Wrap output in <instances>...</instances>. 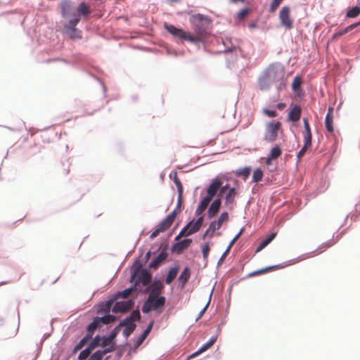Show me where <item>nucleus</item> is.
I'll use <instances>...</instances> for the list:
<instances>
[{
	"instance_id": "4c0bfd02",
	"label": "nucleus",
	"mask_w": 360,
	"mask_h": 360,
	"mask_svg": "<svg viewBox=\"0 0 360 360\" xmlns=\"http://www.w3.org/2000/svg\"><path fill=\"white\" fill-rule=\"evenodd\" d=\"M282 151L279 146L274 147L270 152L269 156L274 159H276L281 155Z\"/></svg>"
},
{
	"instance_id": "603ef678",
	"label": "nucleus",
	"mask_w": 360,
	"mask_h": 360,
	"mask_svg": "<svg viewBox=\"0 0 360 360\" xmlns=\"http://www.w3.org/2000/svg\"><path fill=\"white\" fill-rule=\"evenodd\" d=\"M303 122H304L305 133H309V134L311 133L308 120L307 118H304Z\"/></svg>"
},
{
	"instance_id": "69168bd1",
	"label": "nucleus",
	"mask_w": 360,
	"mask_h": 360,
	"mask_svg": "<svg viewBox=\"0 0 360 360\" xmlns=\"http://www.w3.org/2000/svg\"><path fill=\"white\" fill-rule=\"evenodd\" d=\"M273 159H274V158H271V156H269H269L266 158V161H265L266 164L267 165H270V164L271 163V160H272Z\"/></svg>"
},
{
	"instance_id": "a18cd8bd",
	"label": "nucleus",
	"mask_w": 360,
	"mask_h": 360,
	"mask_svg": "<svg viewBox=\"0 0 360 360\" xmlns=\"http://www.w3.org/2000/svg\"><path fill=\"white\" fill-rule=\"evenodd\" d=\"M283 1V0H272L269 7V12L274 13Z\"/></svg>"
},
{
	"instance_id": "09e8293b",
	"label": "nucleus",
	"mask_w": 360,
	"mask_h": 360,
	"mask_svg": "<svg viewBox=\"0 0 360 360\" xmlns=\"http://www.w3.org/2000/svg\"><path fill=\"white\" fill-rule=\"evenodd\" d=\"M347 33V31H346V28L343 29V30H338L337 32H335L333 36H332V40H334L335 39H337L338 37H341L342 35H344L345 34Z\"/></svg>"
},
{
	"instance_id": "4d7b16f0",
	"label": "nucleus",
	"mask_w": 360,
	"mask_h": 360,
	"mask_svg": "<svg viewBox=\"0 0 360 360\" xmlns=\"http://www.w3.org/2000/svg\"><path fill=\"white\" fill-rule=\"evenodd\" d=\"M146 338V337L141 334L136 342V346L139 347L141 345Z\"/></svg>"
},
{
	"instance_id": "8fccbe9b",
	"label": "nucleus",
	"mask_w": 360,
	"mask_h": 360,
	"mask_svg": "<svg viewBox=\"0 0 360 360\" xmlns=\"http://www.w3.org/2000/svg\"><path fill=\"white\" fill-rule=\"evenodd\" d=\"M90 351L89 349H84L80 352L79 354V359L80 360H86V359L89 356Z\"/></svg>"
},
{
	"instance_id": "a878e982",
	"label": "nucleus",
	"mask_w": 360,
	"mask_h": 360,
	"mask_svg": "<svg viewBox=\"0 0 360 360\" xmlns=\"http://www.w3.org/2000/svg\"><path fill=\"white\" fill-rule=\"evenodd\" d=\"M112 352V348L99 349L95 352L88 360H102L103 356L110 352Z\"/></svg>"
},
{
	"instance_id": "58836bf2",
	"label": "nucleus",
	"mask_w": 360,
	"mask_h": 360,
	"mask_svg": "<svg viewBox=\"0 0 360 360\" xmlns=\"http://www.w3.org/2000/svg\"><path fill=\"white\" fill-rule=\"evenodd\" d=\"M276 266H269V267H266V268H264V269H259V270H257V271H255L250 274H249V276H257V275H259V274H264L270 270H273L274 269H276Z\"/></svg>"
},
{
	"instance_id": "7c9ffc66",
	"label": "nucleus",
	"mask_w": 360,
	"mask_h": 360,
	"mask_svg": "<svg viewBox=\"0 0 360 360\" xmlns=\"http://www.w3.org/2000/svg\"><path fill=\"white\" fill-rule=\"evenodd\" d=\"M191 276V271L188 267H186L179 276V281L181 282L182 286H184L188 281Z\"/></svg>"
},
{
	"instance_id": "2eb2a0df",
	"label": "nucleus",
	"mask_w": 360,
	"mask_h": 360,
	"mask_svg": "<svg viewBox=\"0 0 360 360\" xmlns=\"http://www.w3.org/2000/svg\"><path fill=\"white\" fill-rule=\"evenodd\" d=\"M221 187V181L219 179H217L214 180L207 190L206 198L212 200L214 196L216 195L217 191Z\"/></svg>"
},
{
	"instance_id": "3c124183",
	"label": "nucleus",
	"mask_w": 360,
	"mask_h": 360,
	"mask_svg": "<svg viewBox=\"0 0 360 360\" xmlns=\"http://www.w3.org/2000/svg\"><path fill=\"white\" fill-rule=\"evenodd\" d=\"M264 113L269 117H275L277 116V112L276 110L265 109L264 110Z\"/></svg>"
},
{
	"instance_id": "bf43d9fd",
	"label": "nucleus",
	"mask_w": 360,
	"mask_h": 360,
	"mask_svg": "<svg viewBox=\"0 0 360 360\" xmlns=\"http://www.w3.org/2000/svg\"><path fill=\"white\" fill-rule=\"evenodd\" d=\"M333 245V243L332 242H328V243L323 244L322 245V248H323V250H321V252L324 251V250L331 247Z\"/></svg>"
},
{
	"instance_id": "de8ad7c7",
	"label": "nucleus",
	"mask_w": 360,
	"mask_h": 360,
	"mask_svg": "<svg viewBox=\"0 0 360 360\" xmlns=\"http://www.w3.org/2000/svg\"><path fill=\"white\" fill-rule=\"evenodd\" d=\"M249 13H250V10L248 8H244L238 13L237 18L238 20H243L245 18L247 17V15L249 14Z\"/></svg>"
},
{
	"instance_id": "774afa93",
	"label": "nucleus",
	"mask_w": 360,
	"mask_h": 360,
	"mask_svg": "<svg viewBox=\"0 0 360 360\" xmlns=\"http://www.w3.org/2000/svg\"><path fill=\"white\" fill-rule=\"evenodd\" d=\"M153 323L151 322L149 326L147 327V328L149 330H151V328L153 327Z\"/></svg>"
},
{
	"instance_id": "423d86ee",
	"label": "nucleus",
	"mask_w": 360,
	"mask_h": 360,
	"mask_svg": "<svg viewBox=\"0 0 360 360\" xmlns=\"http://www.w3.org/2000/svg\"><path fill=\"white\" fill-rule=\"evenodd\" d=\"M176 217V212L175 210L172 211L167 217L162 221L156 228V229L150 234V238L154 239L160 233L166 231L173 224Z\"/></svg>"
},
{
	"instance_id": "0e129e2a",
	"label": "nucleus",
	"mask_w": 360,
	"mask_h": 360,
	"mask_svg": "<svg viewBox=\"0 0 360 360\" xmlns=\"http://www.w3.org/2000/svg\"><path fill=\"white\" fill-rule=\"evenodd\" d=\"M182 198H183V193H181V195L179 194V193H178V205H181Z\"/></svg>"
},
{
	"instance_id": "864d4df0",
	"label": "nucleus",
	"mask_w": 360,
	"mask_h": 360,
	"mask_svg": "<svg viewBox=\"0 0 360 360\" xmlns=\"http://www.w3.org/2000/svg\"><path fill=\"white\" fill-rule=\"evenodd\" d=\"M120 327L117 326L112 332L110 334V335L108 336L109 337V339L112 340L116 338L117 335V333H118V328Z\"/></svg>"
},
{
	"instance_id": "473e14b6",
	"label": "nucleus",
	"mask_w": 360,
	"mask_h": 360,
	"mask_svg": "<svg viewBox=\"0 0 360 360\" xmlns=\"http://www.w3.org/2000/svg\"><path fill=\"white\" fill-rule=\"evenodd\" d=\"M360 14V0L358 1V6L349 9L347 13V17L356 18Z\"/></svg>"
},
{
	"instance_id": "1a4fd4ad",
	"label": "nucleus",
	"mask_w": 360,
	"mask_h": 360,
	"mask_svg": "<svg viewBox=\"0 0 360 360\" xmlns=\"http://www.w3.org/2000/svg\"><path fill=\"white\" fill-rule=\"evenodd\" d=\"M279 20L281 24L286 29H291L293 27V20L290 18V8L288 6H283L281 9Z\"/></svg>"
},
{
	"instance_id": "6e6d98bb",
	"label": "nucleus",
	"mask_w": 360,
	"mask_h": 360,
	"mask_svg": "<svg viewBox=\"0 0 360 360\" xmlns=\"http://www.w3.org/2000/svg\"><path fill=\"white\" fill-rule=\"evenodd\" d=\"M359 25H360V22L352 24V25L347 26V27H345L346 31H347V32H349L352 31L353 29L356 28Z\"/></svg>"
},
{
	"instance_id": "4468645a",
	"label": "nucleus",
	"mask_w": 360,
	"mask_h": 360,
	"mask_svg": "<svg viewBox=\"0 0 360 360\" xmlns=\"http://www.w3.org/2000/svg\"><path fill=\"white\" fill-rule=\"evenodd\" d=\"M133 304L134 302L131 300L117 302L112 307V311L126 312L132 307Z\"/></svg>"
},
{
	"instance_id": "f704fd0d",
	"label": "nucleus",
	"mask_w": 360,
	"mask_h": 360,
	"mask_svg": "<svg viewBox=\"0 0 360 360\" xmlns=\"http://www.w3.org/2000/svg\"><path fill=\"white\" fill-rule=\"evenodd\" d=\"M101 321L99 318H96L87 327V330L89 333L94 332L99 326Z\"/></svg>"
},
{
	"instance_id": "ea45409f",
	"label": "nucleus",
	"mask_w": 360,
	"mask_h": 360,
	"mask_svg": "<svg viewBox=\"0 0 360 360\" xmlns=\"http://www.w3.org/2000/svg\"><path fill=\"white\" fill-rule=\"evenodd\" d=\"M311 139L312 135L311 133H304V148H310L311 146Z\"/></svg>"
},
{
	"instance_id": "412c9836",
	"label": "nucleus",
	"mask_w": 360,
	"mask_h": 360,
	"mask_svg": "<svg viewBox=\"0 0 360 360\" xmlns=\"http://www.w3.org/2000/svg\"><path fill=\"white\" fill-rule=\"evenodd\" d=\"M221 199L217 198L214 200L209 207L207 215L209 218H212L219 212L221 207Z\"/></svg>"
},
{
	"instance_id": "e433bc0d",
	"label": "nucleus",
	"mask_w": 360,
	"mask_h": 360,
	"mask_svg": "<svg viewBox=\"0 0 360 360\" xmlns=\"http://www.w3.org/2000/svg\"><path fill=\"white\" fill-rule=\"evenodd\" d=\"M173 181L176 186L178 193H179V194L181 195V193H183L184 190L182 184L180 179L178 178L177 172L174 173Z\"/></svg>"
},
{
	"instance_id": "9d476101",
	"label": "nucleus",
	"mask_w": 360,
	"mask_h": 360,
	"mask_svg": "<svg viewBox=\"0 0 360 360\" xmlns=\"http://www.w3.org/2000/svg\"><path fill=\"white\" fill-rule=\"evenodd\" d=\"M223 194L225 195V204L229 205L233 203L237 192L234 188H229V184H226L220 188L219 195Z\"/></svg>"
},
{
	"instance_id": "c9c22d12",
	"label": "nucleus",
	"mask_w": 360,
	"mask_h": 360,
	"mask_svg": "<svg viewBox=\"0 0 360 360\" xmlns=\"http://www.w3.org/2000/svg\"><path fill=\"white\" fill-rule=\"evenodd\" d=\"M251 169L250 167H245L240 169L237 171L236 174L238 176H243L245 179H246L250 174Z\"/></svg>"
},
{
	"instance_id": "a211bd4d",
	"label": "nucleus",
	"mask_w": 360,
	"mask_h": 360,
	"mask_svg": "<svg viewBox=\"0 0 360 360\" xmlns=\"http://www.w3.org/2000/svg\"><path fill=\"white\" fill-rule=\"evenodd\" d=\"M192 243L191 239H184L181 241L176 243L172 246V251L178 254H181L184 250L188 248Z\"/></svg>"
},
{
	"instance_id": "79ce46f5",
	"label": "nucleus",
	"mask_w": 360,
	"mask_h": 360,
	"mask_svg": "<svg viewBox=\"0 0 360 360\" xmlns=\"http://www.w3.org/2000/svg\"><path fill=\"white\" fill-rule=\"evenodd\" d=\"M141 318V314L139 310H134L131 314L130 316L125 318L124 319H129V321H132L134 323L135 321L139 320Z\"/></svg>"
},
{
	"instance_id": "20e7f679",
	"label": "nucleus",
	"mask_w": 360,
	"mask_h": 360,
	"mask_svg": "<svg viewBox=\"0 0 360 360\" xmlns=\"http://www.w3.org/2000/svg\"><path fill=\"white\" fill-rule=\"evenodd\" d=\"M229 220V214L226 212H222L217 220L213 221L210 223L208 229L204 233L202 239L206 237L212 238L217 230H219L224 222Z\"/></svg>"
},
{
	"instance_id": "0eeeda50",
	"label": "nucleus",
	"mask_w": 360,
	"mask_h": 360,
	"mask_svg": "<svg viewBox=\"0 0 360 360\" xmlns=\"http://www.w3.org/2000/svg\"><path fill=\"white\" fill-rule=\"evenodd\" d=\"M176 217V212L175 210L172 211L167 217L162 221L156 228V229L150 234V238L154 239L160 233L166 231L173 224Z\"/></svg>"
},
{
	"instance_id": "39448f33",
	"label": "nucleus",
	"mask_w": 360,
	"mask_h": 360,
	"mask_svg": "<svg viewBox=\"0 0 360 360\" xmlns=\"http://www.w3.org/2000/svg\"><path fill=\"white\" fill-rule=\"evenodd\" d=\"M165 304V297H148L142 307L143 313H148L153 310H157L164 307Z\"/></svg>"
},
{
	"instance_id": "c03bdc74",
	"label": "nucleus",
	"mask_w": 360,
	"mask_h": 360,
	"mask_svg": "<svg viewBox=\"0 0 360 360\" xmlns=\"http://www.w3.org/2000/svg\"><path fill=\"white\" fill-rule=\"evenodd\" d=\"M201 250H202L204 259L207 260L208 255H209L210 250V244L208 243H207L202 245Z\"/></svg>"
},
{
	"instance_id": "b1692460",
	"label": "nucleus",
	"mask_w": 360,
	"mask_h": 360,
	"mask_svg": "<svg viewBox=\"0 0 360 360\" xmlns=\"http://www.w3.org/2000/svg\"><path fill=\"white\" fill-rule=\"evenodd\" d=\"M333 109L332 108H329L328 110V113L325 118V126L326 129L332 133L333 132Z\"/></svg>"
},
{
	"instance_id": "f03ea898",
	"label": "nucleus",
	"mask_w": 360,
	"mask_h": 360,
	"mask_svg": "<svg viewBox=\"0 0 360 360\" xmlns=\"http://www.w3.org/2000/svg\"><path fill=\"white\" fill-rule=\"evenodd\" d=\"M269 79L273 84L276 85L278 91H281L286 86V79L285 77V70L282 66L272 65L266 71Z\"/></svg>"
},
{
	"instance_id": "9b49d317",
	"label": "nucleus",
	"mask_w": 360,
	"mask_h": 360,
	"mask_svg": "<svg viewBox=\"0 0 360 360\" xmlns=\"http://www.w3.org/2000/svg\"><path fill=\"white\" fill-rule=\"evenodd\" d=\"M193 28L196 33L195 36H198L201 39V36L205 33V29L202 26V21L204 16L200 14H198L193 16Z\"/></svg>"
},
{
	"instance_id": "bb28decb",
	"label": "nucleus",
	"mask_w": 360,
	"mask_h": 360,
	"mask_svg": "<svg viewBox=\"0 0 360 360\" xmlns=\"http://www.w3.org/2000/svg\"><path fill=\"white\" fill-rule=\"evenodd\" d=\"M132 290V288H127L124 290L123 291L117 292V294L115 296V298L108 302V307H110L114 301L118 298H127L131 295Z\"/></svg>"
},
{
	"instance_id": "72a5a7b5",
	"label": "nucleus",
	"mask_w": 360,
	"mask_h": 360,
	"mask_svg": "<svg viewBox=\"0 0 360 360\" xmlns=\"http://www.w3.org/2000/svg\"><path fill=\"white\" fill-rule=\"evenodd\" d=\"M263 176L262 170L260 168H257L253 172L252 181L255 183H258L262 180Z\"/></svg>"
},
{
	"instance_id": "c85d7f7f",
	"label": "nucleus",
	"mask_w": 360,
	"mask_h": 360,
	"mask_svg": "<svg viewBox=\"0 0 360 360\" xmlns=\"http://www.w3.org/2000/svg\"><path fill=\"white\" fill-rule=\"evenodd\" d=\"M179 271V268L178 266L172 268L169 271L168 274L165 278V283L167 284H170L172 282V281L176 277Z\"/></svg>"
},
{
	"instance_id": "2f4dec72",
	"label": "nucleus",
	"mask_w": 360,
	"mask_h": 360,
	"mask_svg": "<svg viewBox=\"0 0 360 360\" xmlns=\"http://www.w3.org/2000/svg\"><path fill=\"white\" fill-rule=\"evenodd\" d=\"M211 200L209 198L205 197L200 202V205H198L197 210H196V214H200L202 213L206 208L207 207L208 205L210 204Z\"/></svg>"
},
{
	"instance_id": "ddd939ff",
	"label": "nucleus",
	"mask_w": 360,
	"mask_h": 360,
	"mask_svg": "<svg viewBox=\"0 0 360 360\" xmlns=\"http://www.w3.org/2000/svg\"><path fill=\"white\" fill-rule=\"evenodd\" d=\"M91 13L90 7L84 2L81 3L79 6L77 8L76 11H73L72 8V11L70 13V18H75V15H79L80 18V15L84 17H87Z\"/></svg>"
},
{
	"instance_id": "393cba45",
	"label": "nucleus",
	"mask_w": 360,
	"mask_h": 360,
	"mask_svg": "<svg viewBox=\"0 0 360 360\" xmlns=\"http://www.w3.org/2000/svg\"><path fill=\"white\" fill-rule=\"evenodd\" d=\"M272 84L273 83L269 79L266 72H265V73L259 79V86L260 89L267 90Z\"/></svg>"
},
{
	"instance_id": "6ab92c4d",
	"label": "nucleus",
	"mask_w": 360,
	"mask_h": 360,
	"mask_svg": "<svg viewBox=\"0 0 360 360\" xmlns=\"http://www.w3.org/2000/svg\"><path fill=\"white\" fill-rule=\"evenodd\" d=\"M163 288L164 285L160 281H154L150 285V292L148 297H160V295Z\"/></svg>"
},
{
	"instance_id": "49530a36",
	"label": "nucleus",
	"mask_w": 360,
	"mask_h": 360,
	"mask_svg": "<svg viewBox=\"0 0 360 360\" xmlns=\"http://www.w3.org/2000/svg\"><path fill=\"white\" fill-rule=\"evenodd\" d=\"M189 233V226H186L179 233V234L176 237V240H178L179 238L183 236H188L191 235L192 233Z\"/></svg>"
},
{
	"instance_id": "c756f323",
	"label": "nucleus",
	"mask_w": 360,
	"mask_h": 360,
	"mask_svg": "<svg viewBox=\"0 0 360 360\" xmlns=\"http://www.w3.org/2000/svg\"><path fill=\"white\" fill-rule=\"evenodd\" d=\"M276 233H273L270 234L266 238H265L264 240H262L260 244L258 245L256 250V252H258L261 251L262 249H264L266 246H267L276 237Z\"/></svg>"
},
{
	"instance_id": "f257e3e1",
	"label": "nucleus",
	"mask_w": 360,
	"mask_h": 360,
	"mask_svg": "<svg viewBox=\"0 0 360 360\" xmlns=\"http://www.w3.org/2000/svg\"><path fill=\"white\" fill-rule=\"evenodd\" d=\"M72 11V4L70 1H65L61 4V15L68 20V22L63 26V33L71 39L82 38V32L75 27L79 23L80 19L79 15H75V18H70Z\"/></svg>"
},
{
	"instance_id": "338daca9",
	"label": "nucleus",
	"mask_w": 360,
	"mask_h": 360,
	"mask_svg": "<svg viewBox=\"0 0 360 360\" xmlns=\"http://www.w3.org/2000/svg\"><path fill=\"white\" fill-rule=\"evenodd\" d=\"M150 332V330H149L148 328H146V329L143 331V333H142V335H143L144 336L147 337Z\"/></svg>"
},
{
	"instance_id": "dca6fc26",
	"label": "nucleus",
	"mask_w": 360,
	"mask_h": 360,
	"mask_svg": "<svg viewBox=\"0 0 360 360\" xmlns=\"http://www.w3.org/2000/svg\"><path fill=\"white\" fill-rule=\"evenodd\" d=\"M302 114V109L300 106L297 105H292V108L288 115V120L297 122L300 120Z\"/></svg>"
},
{
	"instance_id": "e2e57ef3",
	"label": "nucleus",
	"mask_w": 360,
	"mask_h": 360,
	"mask_svg": "<svg viewBox=\"0 0 360 360\" xmlns=\"http://www.w3.org/2000/svg\"><path fill=\"white\" fill-rule=\"evenodd\" d=\"M209 303H210V302H208L207 305L200 311V314H199V318H200L203 315V314L205 312V311L207 310V308L209 305Z\"/></svg>"
},
{
	"instance_id": "4be33fe9",
	"label": "nucleus",
	"mask_w": 360,
	"mask_h": 360,
	"mask_svg": "<svg viewBox=\"0 0 360 360\" xmlns=\"http://www.w3.org/2000/svg\"><path fill=\"white\" fill-rule=\"evenodd\" d=\"M168 255L165 251H162L149 264L150 269H157L161 262L165 261Z\"/></svg>"
},
{
	"instance_id": "cd10ccee",
	"label": "nucleus",
	"mask_w": 360,
	"mask_h": 360,
	"mask_svg": "<svg viewBox=\"0 0 360 360\" xmlns=\"http://www.w3.org/2000/svg\"><path fill=\"white\" fill-rule=\"evenodd\" d=\"M151 280V276L150 274L146 271L143 270L139 276L138 280L136 281V283L139 282L143 284V285L146 286L148 285Z\"/></svg>"
},
{
	"instance_id": "f3484780",
	"label": "nucleus",
	"mask_w": 360,
	"mask_h": 360,
	"mask_svg": "<svg viewBox=\"0 0 360 360\" xmlns=\"http://www.w3.org/2000/svg\"><path fill=\"white\" fill-rule=\"evenodd\" d=\"M122 326H125V329L123 330V335L126 338H128L135 330L136 325L134 323H132V321H129V319H124L118 326V327Z\"/></svg>"
},
{
	"instance_id": "7ed1b4c3",
	"label": "nucleus",
	"mask_w": 360,
	"mask_h": 360,
	"mask_svg": "<svg viewBox=\"0 0 360 360\" xmlns=\"http://www.w3.org/2000/svg\"><path fill=\"white\" fill-rule=\"evenodd\" d=\"M164 27L173 37L179 39L181 41H188L192 43H198L200 41V39L198 36H193L190 32H187L180 28H177L173 25H169L165 22L164 24Z\"/></svg>"
},
{
	"instance_id": "a19ab883",
	"label": "nucleus",
	"mask_w": 360,
	"mask_h": 360,
	"mask_svg": "<svg viewBox=\"0 0 360 360\" xmlns=\"http://www.w3.org/2000/svg\"><path fill=\"white\" fill-rule=\"evenodd\" d=\"M301 84H302V79L300 77L296 76L294 78L292 83V90L295 91L298 90L301 86Z\"/></svg>"
},
{
	"instance_id": "6e6552de",
	"label": "nucleus",
	"mask_w": 360,
	"mask_h": 360,
	"mask_svg": "<svg viewBox=\"0 0 360 360\" xmlns=\"http://www.w3.org/2000/svg\"><path fill=\"white\" fill-rule=\"evenodd\" d=\"M281 127L280 122L272 121L266 125L264 139L266 142L272 143L275 141L278 136V130Z\"/></svg>"
},
{
	"instance_id": "052dcab7",
	"label": "nucleus",
	"mask_w": 360,
	"mask_h": 360,
	"mask_svg": "<svg viewBox=\"0 0 360 360\" xmlns=\"http://www.w3.org/2000/svg\"><path fill=\"white\" fill-rule=\"evenodd\" d=\"M241 233V231L237 234L235 238L231 241L230 244L229 246H230V248L232 247V245L236 243V241L238 240V238H239L240 235Z\"/></svg>"
},
{
	"instance_id": "5fc2aeb1",
	"label": "nucleus",
	"mask_w": 360,
	"mask_h": 360,
	"mask_svg": "<svg viewBox=\"0 0 360 360\" xmlns=\"http://www.w3.org/2000/svg\"><path fill=\"white\" fill-rule=\"evenodd\" d=\"M309 148H304V146H303V147L302 148V149L299 151V153L297 154V158L299 160H300L304 155V154L306 153L307 150Z\"/></svg>"
},
{
	"instance_id": "5701e85b",
	"label": "nucleus",
	"mask_w": 360,
	"mask_h": 360,
	"mask_svg": "<svg viewBox=\"0 0 360 360\" xmlns=\"http://www.w3.org/2000/svg\"><path fill=\"white\" fill-rule=\"evenodd\" d=\"M203 217H200L195 221H191L186 226H189V233H195L198 231L202 224Z\"/></svg>"
},
{
	"instance_id": "f8f14e48",
	"label": "nucleus",
	"mask_w": 360,
	"mask_h": 360,
	"mask_svg": "<svg viewBox=\"0 0 360 360\" xmlns=\"http://www.w3.org/2000/svg\"><path fill=\"white\" fill-rule=\"evenodd\" d=\"M92 347H97L101 346L103 349H110V347L112 348V352L115 350V344L112 340L109 339V337H104L102 340L100 338L99 336H96L92 343Z\"/></svg>"
},
{
	"instance_id": "37998d69",
	"label": "nucleus",
	"mask_w": 360,
	"mask_h": 360,
	"mask_svg": "<svg viewBox=\"0 0 360 360\" xmlns=\"http://www.w3.org/2000/svg\"><path fill=\"white\" fill-rule=\"evenodd\" d=\"M101 323L108 324L115 321V317L112 315H106L102 318H99Z\"/></svg>"
},
{
	"instance_id": "aec40b11",
	"label": "nucleus",
	"mask_w": 360,
	"mask_h": 360,
	"mask_svg": "<svg viewBox=\"0 0 360 360\" xmlns=\"http://www.w3.org/2000/svg\"><path fill=\"white\" fill-rule=\"evenodd\" d=\"M217 337L214 336L212 337L207 343L204 344L197 352L193 353L190 356L189 359L194 358L197 356L198 355L200 354L201 353L205 352L208 349H210L217 341Z\"/></svg>"
},
{
	"instance_id": "680f3d73",
	"label": "nucleus",
	"mask_w": 360,
	"mask_h": 360,
	"mask_svg": "<svg viewBox=\"0 0 360 360\" xmlns=\"http://www.w3.org/2000/svg\"><path fill=\"white\" fill-rule=\"evenodd\" d=\"M276 108L280 110H283L285 108V103H279L277 104Z\"/></svg>"
},
{
	"instance_id": "13d9d810",
	"label": "nucleus",
	"mask_w": 360,
	"mask_h": 360,
	"mask_svg": "<svg viewBox=\"0 0 360 360\" xmlns=\"http://www.w3.org/2000/svg\"><path fill=\"white\" fill-rule=\"evenodd\" d=\"M230 246H229L227 248V249L226 250V251L223 253L222 256L221 257L220 259H219V262H221L224 259V258L227 256V255L229 254V251H230Z\"/></svg>"
}]
</instances>
